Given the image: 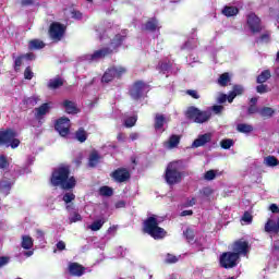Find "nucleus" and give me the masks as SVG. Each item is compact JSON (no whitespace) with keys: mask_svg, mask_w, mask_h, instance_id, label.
I'll list each match as a JSON object with an SVG mask.
<instances>
[{"mask_svg":"<svg viewBox=\"0 0 279 279\" xmlns=\"http://www.w3.org/2000/svg\"><path fill=\"white\" fill-rule=\"evenodd\" d=\"M158 223H160L158 216H150L144 222V231L153 236V239H165V236H167V232L165 229L158 227Z\"/></svg>","mask_w":279,"mask_h":279,"instance_id":"3","label":"nucleus"},{"mask_svg":"<svg viewBox=\"0 0 279 279\" xmlns=\"http://www.w3.org/2000/svg\"><path fill=\"white\" fill-rule=\"evenodd\" d=\"M1 145L16 149V147L21 145V141L16 138V133L14 130L8 129L7 131L0 132V146Z\"/></svg>","mask_w":279,"mask_h":279,"instance_id":"6","label":"nucleus"},{"mask_svg":"<svg viewBox=\"0 0 279 279\" xmlns=\"http://www.w3.org/2000/svg\"><path fill=\"white\" fill-rule=\"evenodd\" d=\"M23 250H32L34 247V239L29 235H22V243Z\"/></svg>","mask_w":279,"mask_h":279,"instance_id":"22","label":"nucleus"},{"mask_svg":"<svg viewBox=\"0 0 279 279\" xmlns=\"http://www.w3.org/2000/svg\"><path fill=\"white\" fill-rule=\"evenodd\" d=\"M243 90H244L243 86H241V85H235V86L233 87L232 93L235 94V97H236V96H239V95H243Z\"/></svg>","mask_w":279,"mask_h":279,"instance_id":"47","label":"nucleus"},{"mask_svg":"<svg viewBox=\"0 0 279 279\" xmlns=\"http://www.w3.org/2000/svg\"><path fill=\"white\" fill-rule=\"evenodd\" d=\"M104 223H106V219H99L94 221L92 225L88 226V229L93 232H98L100 228H104Z\"/></svg>","mask_w":279,"mask_h":279,"instance_id":"25","label":"nucleus"},{"mask_svg":"<svg viewBox=\"0 0 279 279\" xmlns=\"http://www.w3.org/2000/svg\"><path fill=\"white\" fill-rule=\"evenodd\" d=\"M28 47L29 49H43L45 47V43H43L40 39H33L29 41Z\"/></svg>","mask_w":279,"mask_h":279,"instance_id":"35","label":"nucleus"},{"mask_svg":"<svg viewBox=\"0 0 279 279\" xmlns=\"http://www.w3.org/2000/svg\"><path fill=\"white\" fill-rule=\"evenodd\" d=\"M270 35L269 33H265L260 36L259 43H269Z\"/></svg>","mask_w":279,"mask_h":279,"instance_id":"53","label":"nucleus"},{"mask_svg":"<svg viewBox=\"0 0 279 279\" xmlns=\"http://www.w3.org/2000/svg\"><path fill=\"white\" fill-rule=\"evenodd\" d=\"M51 110V106L49 104H44L39 108L35 109L36 119H43L45 114H47Z\"/></svg>","mask_w":279,"mask_h":279,"instance_id":"19","label":"nucleus"},{"mask_svg":"<svg viewBox=\"0 0 279 279\" xmlns=\"http://www.w3.org/2000/svg\"><path fill=\"white\" fill-rule=\"evenodd\" d=\"M121 43H123V36L117 35L108 48H102L96 50L93 54L85 56V60L87 62H99V60H102L106 56H110L118 47H121Z\"/></svg>","mask_w":279,"mask_h":279,"instance_id":"2","label":"nucleus"},{"mask_svg":"<svg viewBox=\"0 0 279 279\" xmlns=\"http://www.w3.org/2000/svg\"><path fill=\"white\" fill-rule=\"evenodd\" d=\"M128 73V70L124 66L121 65H113L104 73L102 75V82L105 84H108L112 82V80H119L122 75H125Z\"/></svg>","mask_w":279,"mask_h":279,"instance_id":"7","label":"nucleus"},{"mask_svg":"<svg viewBox=\"0 0 279 279\" xmlns=\"http://www.w3.org/2000/svg\"><path fill=\"white\" fill-rule=\"evenodd\" d=\"M57 250H59L60 252H62L63 250H66V244L64 243V241H59L57 243Z\"/></svg>","mask_w":279,"mask_h":279,"instance_id":"54","label":"nucleus"},{"mask_svg":"<svg viewBox=\"0 0 279 279\" xmlns=\"http://www.w3.org/2000/svg\"><path fill=\"white\" fill-rule=\"evenodd\" d=\"M186 94L190 95V97H193V99H199V94L195 89H189Z\"/></svg>","mask_w":279,"mask_h":279,"instance_id":"52","label":"nucleus"},{"mask_svg":"<svg viewBox=\"0 0 279 279\" xmlns=\"http://www.w3.org/2000/svg\"><path fill=\"white\" fill-rule=\"evenodd\" d=\"M236 130L242 134H250V132H254V126L251 124L240 123L236 125Z\"/></svg>","mask_w":279,"mask_h":279,"instance_id":"24","label":"nucleus"},{"mask_svg":"<svg viewBox=\"0 0 279 279\" xmlns=\"http://www.w3.org/2000/svg\"><path fill=\"white\" fill-rule=\"evenodd\" d=\"M232 145H234V142L232 140H222L220 142V146L222 147V149H230Z\"/></svg>","mask_w":279,"mask_h":279,"instance_id":"41","label":"nucleus"},{"mask_svg":"<svg viewBox=\"0 0 279 279\" xmlns=\"http://www.w3.org/2000/svg\"><path fill=\"white\" fill-rule=\"evenodd\" d=\"M247 25L253 34H258V32L263 29V26H260V19L254 13L248 14Z\"/></svg>","mask_w":279,"mask_h":279,"instance_id":"13","label":"nucleus"},{"mask_svg":"<svg viewBox=\"0 0 279 279\" xmlns=\"http://www.w3.org/2000/svg\"><path fill=\"white\" fill-rule=\"evenodd\" d=\"M256 112H258V108H256L254 105H251L248 107V114H256Z\"/></svg>","mask_w":279,"mask_h":279,"instance_id":"56","label":"nucleus"},{"mask_svg":"<svg viewBox=\"0 0 279 279\" xmlns=\"http://www.w3.org/2000/svg\"><path fill=\"white\" fill-rule=\"evenodd\" d=\"M8 263H10V258L0 257V267H3L4 265H8Z\"/></svg>","mask_w":279,"mask_h":279,"instance_id":"57","label":"nucleus"},{"mask_svg":"<svg viewBox=\"0 0 279 279\" xmlns=\"http://www.w3.org/2000/svg\"><path fill=\"white\" fill-rule=\"evenodd\" d=\"M193 215V210H184L181 213V217H186Z\"/></svg>","mask_w":279,"mask_h":279,"instance_id":"61","label":"nucleus"},{"mask_svg":"<svg viewBox=\"0 0 279 279\" xmlns=\"http://www.w3.org/2000/svg\"><path fill=\"white\" fill-rule=\"evenodd\" d=\"M8 158L5 156L0 155V169H7L9 167Z\"/></svg>","mask_w":279,"mask_h":279,"instance_id":"45","label":"nucleus"},{"mask_svg":"<svg viewBox=\"0 0 279 279\" xmlns=\"http://www.w3.org/2000/svg\"><path fill=\"white\" fill-rule=\"evenodd\" d=\"M264 163L266 165V167H278L279 161L278 158H276L275 156H268L264 158Z\"/></svg>","mask_w":279,"mask_h":279,"instance_id":"29","label":"nucleus"},{"mask_svg":"<svg viewBox=\"0 0 279 279\" xmlns=\"http://www.w3.org/2000/svg\"><path fill=\"white\" fill-rule=\"evenodd\" d=\"M231 250L241 258V256H245L250 252V243L243 239L238 240L233 242Z\"/></svg>","mask_w":279,"mask_h":279,"instance_id":"9","label":"nucleus"},{"mask_svg":"<svg viewBox=\"0 0 279 279\" xmlns=\"http://www.w3.org/2000/svg\"><path fill=\"white\" fill-rule=\"evenodd\" d=\"M213 138V135L210 133H205L203 135H199L192 144V147H204L206 143H210Z\"/></svg>","mask_w":279,"mask_h":279,"instance_id":"15","label":"nucleus"},{"mask_svg":"<svg viewBox=\"0 0 279 279\" xmlns=\"http://www.w3.org/2000/svg\"><path fill=\"white\" fill-rule=\"evenodd\" d=\"M99 160H101V156L99 155V153H97V150H93L89 154V162L88 166L89 167H95L96 165H99Z\"/></svg>","mask_w":279,"mask_h":279,"instance_id":"23","label":"nucleus"},{"mask_svg":"<svg viewBox=\"0 0 279 279\" xmlns=\"http://www.w3.org/2000/svg\"><path fill=\"white\" fill-rule=\"evenodd\" d=\"M70 223H77V221H82V215L78 213H73L69 218Z\"/></svg>","mask_w":279,"mask_h":279,"instance_id":"42","label":"nucleus"},{"mask_svg":"<svg viewBox=\"0 0 279 279\" xmlns=\"http://www.w3.org/2000/svg\"><path fill=\"white\" fill-rule=\"evenodd\" d=\"M145 27L148 32H156V29H160V24L157 20H151L146 23Z\"/></svg>","mask_w":279,"mask_h":279,"instance_id":"32","label":"nucleus"},{"mask_svg":"<svg viewBox=\"0 0 279 279\" xmlns=\"http://www.w3.org/2000/svg\"><path fill=\"white\" fill-rule=\"evenodd\" d=\"M165 123H169V118L165 117L162 113H157L155 117V130H162Z\"/></svg>","mask_w":279,"mask_h":279,"instance_id":"16","label":"nucleus"},{"mask_svg":"<svg viewBox=\"0 0 279 279\" xmlns=\"http://www.w3.org/2000/svg\"><path fill=\"white\" fill-rule=\"evenodd\" d=\"M213 112H215V114H220V112H223V106L221 105H215L214 107H211Z\"/></svg>","mask_w":279,"mask_h":279,"instance_id":"51","label":"nucleus"},{"mask_svg":"<svg viewBox=\"0 0 279 279\" xmlns=\"http://www.w3.org/2000/svg\"><path fill=\"white\" fill-rule=\"evenodd\" d=\"M75 138L80 143H86L88 134L84 131V129H80L78 131H76Z\"/></svg>","mask_w":279,"mask_h":279,"instance_id":"31","label":"nucleus"},{"mask_svg":"<svg viewBox=\"0 0 279 279\" xmlns=\"http://www.w3.org/2000/svg\"><path fill=\"white\" fill-rule=\"evenodd\" d=\"M259 117H263V119H271L276 114V109L271 107H264L258 110Z\"/></svg>","mask_w":279,"mask_h":279,"instance_id":"21","label":"nucleus"},{"mask_svg":"<svg viewBox=\"0 0 279 279\" xmlns=\"http://www.w3.org/2000/svg\"><path fill=\"white\" fill-rule=\"evenodd\" d=\"M166 263H169V264L178 263V257L175 255L168 254L166 257Z\"/></svg>","mask_w":279,"mask_h":279,"instance_id":"50","label":"nucleus"},{"mask_svg":"<svg viewBox=\"0 0 279 279\" xmlns=\"http://www.w3.org/2000/svg\"><path fill=\"white\" fill-rule=\"evenodd\" d=\"M201 195L202 197H210V195H213V193H215V191L213 190V187H204L203 190H201Z\"/></svg>","mask_w":279,"mask_h":279,"instance_id":"40","label":"nucleus"},{"mask_svg":"<svg viewBox=\"0 0 279 279\" xmlns=\"http://www.w3.org/2000/svg\"><path fill=\"white\" fill-rule=\"evenodd\" d=\"M23 58H25L26 60H34L36 57L34 56V53H26L22 57L16 58L15 59V69L16 70H19L21 64H23Z\"/></svg>","mask_w":279,"mask_h":279,"instance_id":"26","label":"nucleus"},{"mask_svg":"<svg viewBox=\"0 0 279 279\" xmlns=\"http://www.w3.org/2000/svg\"><path fill=\"white\" fill-rule=\"evenodd\" d=\"M24 77H25V80H32V77H34V72H32L31 68L25 69Z\"/></svg>","mask_w":279,"mask_h":279,"instance_id":"49","label":"nucleus"},{"mask_svg":"<svg viewBox=\"0 0 279 279\" xmlns=\"http://www.w3.org/2000/svg\"><path fill=\"white\" fill-rule=\"evenodd\" d=\"M73 199H75V194L69 192V193H65L63 195V202H65V204H71V202H73Z\"/></svg>","mask_w":279,"mask_h":279,"instance_id":"43","label":"nucleus"},{"mask_svg":"<svg viewBox=\"0 0 279 279\" xmlns=\"http://www.w3.org/2000/svg\"><path fill=\"white\" fill-rule=\"evenodd\" d=\"M73 19H82V13L80 12H72Z\"/></svg>","mask_w":279,"mask_h":279,"instance_id":"63","label":"nucleus"},{"mask_svg":"<svg viewBox=\"0 0 279 279\" xmlns=\"http://www.w3.org/2000/svg\"><path fill=\"white\" fill-rule=\"evenodd\" d=\"M62 106L68 114H77V106H75V102L64 100Z\"/></svg>","mask_w":279,"mask_h":279,"instance_id":"20","label":"nucleus"},{"mask_svg":"<svg viewBox=\"0 0 279 279\" xmlns=\"http://www.w3.org/2000/svg\"><path fill=\"white\" fill-rule=\"evenodd\" d=\"M138 118L136 116L130 117L124 121L125 128H134Z\"/></svg>","mask_w":279,"mask_h":279,"instance_id":"38","label":"nucleus"},{"mask_svg":"<svg viewBox=\"0 0 279 279\" xmlns=\"http://www.w3.org/2000/svg\"><path fill=\"white\" fill-rule=\"evenodd\" d=\"M50 184L60 186L63 191H71V189H75L77 181L74 177H71L69 166H60L52 171Z\"/></svg>","mask_w":279,"mask_h":279,"instance_id":"1","label":"nucleus"},{"mask_svg":"<svg viewBox=\"0 0 279 279\" xmlns=\"http://www.w3.org/2000/svg\"><path fill=\"white\" fill-rule=\"evenodd\" d=\"M36 236H37V239L43 241V239H45V232H43L41 230H37L36 231Z\"/></svg>","mask_w":279,"mask_h":279,"instance_id":"59","label":"nucleus"},{"mask_svg":"<svg viewBox=\"0 0 279 279\" xmlns=\"http://www.w3.org/2000/svg\"><path fill=\"white\" fill-rule=\"evenodd\" d=\"M99 194L104 197H110L112 196V189L108 186H102L99 189Z\"/></svg>","mask_w":279,"mask_h":279,"instance_id":"39","label":"nucleus"},{"mask_svg":"<svg viewBox=\"0 0 279 279\" xmlns=\"http://www.w3.org/2000/svg\"><path fill=\"white\" fill-rule=\"evenodd\" d=\"M213 113L210 111H202L198 108L190 107L185 112V117L193 123H206L210 121Z\"/></svg>","mask_w":279,"mask_h":279,"instance_id":"5","label":"nucleus"},{"mask_svg":"<svg viewBox=\"0 0 279 279\" xmlns=\"http://www.w3.org/2000/svg\"><path fill=\"white\" fill-rule=\"evenodd\" d=\"M228 82H230V74L228 73H223L222 75H220V77L218 78V84L220 86H228Z\"/></svg>","mask_w":279,"mask_h":279,"instance_id":"36","label":"nucleus"},{"mask_svg":"<svg viewBox=\"0 0 279 279\" xmlns=\"http://www.w3.org/2000/svg\"><path fill=\"white\" fill-rule=\"evenodd\" d=\"M49 35L52 40H62L64 36V26L60 23H52L49 29Z\"/></svg>","mask_w":279,"mask_h":279,"instance_id":"12","label":"nucleus"},{"mask_svg":"<svg viewBox=\"0 0 279 279\" xmlns=\"http://www.w3.org/2000/svg\"><path fill=\"white\" fill-rule=\"evenodd\" d=\"M112 178L116 182H128L130 180V171L128 169H118L112 173Z\"/></svg>","mask_w":279,"mask_h":279,"instance_id":"14","label":"nucleus"},{"mask_svg":"<svg viewBox=\"0 0 279 279\" xmlns=\"http://www.w3.org/2000/svg\"><path fill=\"white\" fill-rule=\"evenodd\" d=\"M269 210H271V213H279L278 205L271 204L270 207H269Z\"/></svg>","mask_w":279,"mask_h":279,"instance_id":"60","label":"nucleus"},{"mask_svg":"<svg viewBox=\"0 0 279 279\" xmlns=\"http://www.w3.org/2000/svg\"><path fill=\"white\" fill-rule=\"evenodd\" d=\"M54 128L57 132L60 134V136H66L71 129V120H69V118L65 117L60 118L59 120H57Z\"/></svg>","mask_w":279,"mask_h":279,"instance_id":"11","label":"nucleus"},{"mask_svg":"<svg viewBox=\"0 0 279 279\" xmlns=\"http://www.w3.org/2000/svg\"><path fill=\"white\" fill-rule=\"evenodd\" d=\"M64 84L61 78H52L48 83V88H51L52 90H56V88H60Z\"/></svg>","mask_w":279,"mask_h":279,"instance_id":"34","label":"nucleus"},{"mask_svg":"<svg viewBox=\"0 0 279 279\" xmlns=\"http://www.w3.org/2000/svg\"><path fill=\"white\" fill-rule=\"evenodd\" d=\"M252 219H253L252 214H250L247 211L244 213V215L242 217V221H244V223H247V225L252 223Z\"/></svg>","mask_w":279,"mask_h":279,"instance_id":"46","label":"nucleus"},{"mask_svg":"<svg viewBox=\"0 0 279 279\" xmlns=\"http://www.w3.org/2000/svg\"><path fill=\"white\" fill-rule=\"evenodd\" d=\"M147 88H148L147 84L141 81H137L132 85L130 89V96L132 97V99H141V97L145 95Z\"/></svg>","mask_w":279,"mask_h":279,"instance_id":"10","label":"nucleus"},{"mask_svg":"<svg viewBox=\"0 0 279 279\" xmlns=\"http://www.w3.org/2000/svg\"><path fill=\"white\" fill-rule=\"evenodd\" d=\"M130 138H131V141H137V138H138V133H131V134H130Z\"/></svg>","mask_w":279,"mask_h":279,"instance_id":"62","label":"nucleus"},{"mask_svg":"<svg viewBox=\"0 0 279 279\" xmlns=\"http://www.w3.org/2000/svg\"><path fill=\"white\" fill-rule=\"evenodd\" d=\"M69 271L71 276H84V267L77 263H72L69 265Z\"/></svg>","mask_w":279,"mask_h":279,"instance_id":"17","label":"nucleus"},{"mask_svg":"<svg viewBox=\"0 0 279 279\" xmlns=\"http://www.w3.org/2000/svg\"><path fill=\"white\" fill-rule=\"evenodd\" d=\"M256 92L259 93V95H264V93H269V87L262 84L256 87Z\"/></svg>","mask_w":279,"mask_h":279,"instance_id":"44","label":"nucleus"},{"mask_svg":"<svg viewBox=\"0 0 279 279\" xmlns=\"http://www.w3.org/2000/svg\"><path fill=\"white\" fill-rule=\"evenodd\" d=\"M38 101H39L38 96H32V97H28V98H24V100H23V102L26 106H36V104H38Z\"/></svg>","mask_w":279,"mask_h":279,"instance_id":"37","label":"nucleus"},{"mask_svg":"<svg viewBox=\"0 0 279 279\" xmlns=\"http://www.w3.org/2000/svg\"><path fill=\"white\" fill-rule=\"evenodd\" d=\"M180 145V135H171L170 138L165 142L166 149H175Z\"/></svg>","mask_w":279,"mask_h":279,"instance_id":"18","label":"nucleus"},{"mask_svg":"<svg viewBox=\"0 0 279 279\" xmlns=\"http://www.w3.org/2000/svg\"><path fill=\"white\" fill-rule=\"evenodd\" d=\"M234 97H236L235 93H233V92L229 93V95L227 97L229 104H232V101H234Z\"/></svg>","mask_w":279,"mask_h":279,"instance_id":"58","label":"nucleus"},{"mask_svg":"<svg viewBox=\"0 0 279 279\" xmlns=\"http://www.w3.org/2000/svg\"><path fill=\"white\" fill-rule=\"evenodd\" d=\"M227 100H228V96L226 94H221L218 97V104H226Z\"/></svg>","mask_w":279,"mask_h":279,"instance_id":"55","label":"nucleus"},{"mask_svg":"<svg viewBox=\"0 0 279 279\" xmlns=\"http://www.w3.org/2000/svg\"><path fill=\"white\" fill-rule=\"evenodd\" d=\"M118 141L123 142L125 141V135L123 133L118 134Z\"/></svg>","mask_w":279,"mask_h":279,"instance_id":"64","label":"nucleus"},{"mask_svg":"<svg viewBox=\"0 0 279 279\" xmlns=\"http://www.w3.org/2000/svg\"><path fill=\"white\" fill-rule=\"evenodd\" d=\"M10 189H12V183H10L9 181L0 182V193H3V195H9Z\"/></svg>","mask_w":279,"mask_h":279,"instance_id":"30","label":"nucleus"},{"mask_svg":"<svg viewBox=\"0 0 279 279\" xmlns=\"http://www.w3.org/2000/svg\"><path fill=\"white\" fill-rule=\"evenodd\" d=\"M184 234H185V238L187 239V241H193V239H195V232H193V230H191V229H186Z\"/></svg>","mask_w":279,"mask_h":279,"instance_id":"48","label":"nucleus"},{"mask_svg":"<svg viewBox=\"0 0 279 279\" xmlns=\"http://www.w3.org/2000/svg\"><path fill=\"white\" fill-rule=\"evenodd\" d=\"M179 162H170L166 169L165 180L167 184L173 186V184H180L182 182V172L178 171Z\"/></svg>","mask_w":279,"mask_h":279,"instance_id":"4","label":"nucleus"},{"mask_svg":"<svg viewBox=\"0 0 279 279\" xmlns=\"http://www.w3.org/2000/svg\"><path fill=\"white\" fill-rule=\"evenodd\" d=\"M222 14H225V16H236L239 9L236 7H226L222 10Z\"/></svg>","mask_w":279,"mask_h":279,"instance_id":"27","label":"nucleus"},{"mask_svg":"<svg viewBox=\"0 0 279 279\" xmlns=\"http://www.w3.org/2000/svg\"><path fill=\"white\" fill-rule=\"evenodd\" d=\"M271 77V72L269 70L263 71L258 76H257V84H265L267 80Z\"/></svg>","mask_w":279,"mask_h":279,"instance_id":"28","label":"nucleus"},{"mask_svg":"<svg viewBox=\"0 0 279 279\" xmlns=\"http://www.w3.org/2000/svg\"><path fill=\"white\" fill-rule=\"evenodd\" d=\"M239 255L234 252L223 253L220 256V265L225 269H232V267H236V265H239Z\"/></svg>","mask_w":279,"mask_h":279,"instance_id":"8","label":"nucleus"},{"mask_svg":"<svg viewBox=\"0 0 279 279\" xmlns=\"http://www.w3.org/2000/svg\"><path fill=\"white\" fill-rule=\"evenodd\" d=\"M219 170H209L205 172L204 174V180H207V182H210L217 178V175H220Z\"/></svg>","mask_w":279,"mask_h":279,"instance_id":"33","label":"nucleus"}]
</instances>
